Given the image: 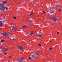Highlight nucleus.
Listing matches in <instances>:
<instances>
[{
    "mask_svg": "<svg viewBox=\"0 0 62 62\" xmlns=\"http://www.w3.org/2000/svg\"><path fill=\"white\" fill-rule=\"evenodd\" d=\"M5 9L4 5L2 4H0V10L1 11H4Z\"/></svg>",
    "mask_w": 62,
    "mask_h": 62,
    "instance_id": "nucleus-1",
    "label": "nucleus"
},
{
    "mask_svg": "<svg viewBox=\"0 0 62 62\" xmlns=\"http://www.w3.org/2000/svg\"><path fill=\"white\" fill-rule=\"evenodd\" d=\"M24 59L23 57H22L20 59H17L16 60L18 61V62H22V61H23L24 60Z\"/></svg>",
    "mask_w": 62,
    "mask_h": 62,
    "instance_id": "nucleus-2",
    "label": "nucleus"
},
{
    "mask_svg": "<svg viewBox=\"0 0 62 62\" xmlns=\"http://www.w3.org/2000/svg\"><path fill=\"white\" fill-rule=\"evenodd\" d=\"M1 35H2L3 36L6 37V36H8V33L3 32L1 33Z\"/></svg>",
    "mask_w": 62,
    "mask_h": 62,
    "instance_id": "nucleus-3",
    "label": "nucleus"
},
{
    "mask_svg": "<svg viewBox=\"0 0 62 62\" xmlns=\"http://www.w3.org/2000/svg\"><path fill=\"white\" fill-rule=\"evenodd\" d=\"M7 36L9 37H10V38H12L14 37V36H13V35L9 33H8Z\"/></svg>",
    "mask_w": 62,
    "mask_h": 62,
    "instance_id": "nucleus-4",
    "label": "nucleus"
},
{
    "mask_svg": "<svg viewBox=\"0 0 62 62\" xmlns=\"http://www.w3.org/2000/svg\"><path fill=\"white\" fill-rule=\"evenodd\" d=\"M17 48L18 50H22L23 48V47L20 46H17Z\"/></svg>",
    "mask_w": 62,
    "mask_h": 62,
    "instance_id": "nucleus-5",
    "label": "nucleus"
},
{
    "mask_svg": "<svg viewBox=\"0 0 62 62\" xmlns=\"http://www.w3.org/2000/svg\"><path fill=\"white\" fill-rule=\"evenodd\" d=\"M52 19L54 21H56L57 20V18L55 17H53L52 18Z\"/></svg>",
    "mask_w": 62,
    "mask_h": 62,
    "instance_id": "nucleus-6",
    "label": "nucleus"
},
{
    "mask_svg": "<svg viewBox=\"0 0 62 62\" xmlns=\"http://www.w3.org/2000/svg\"><path fill=\"white\" fill-rule=\"evenodd\" d=\"M13 30H17V27L16 26H15L12 29Z\"/></svg>",
    "mask_w": 62,
    "mask_h": 62,
    "instance_id": "nucleus-7",
    "label": "nucleus"
},
{
    "mask_svg": "<svg viewBox=\"0 0 62 62\" xmlns=\"http://www.w3.org/2000/svg\"><path fill=\"white\" fill-rule=\"evenodd\" d=\"M33 21L32 20H28V23H33Z\"/></svg>",
    "mask_w": 62,
    "mask_h": 62,
    "instance_id": "nucleus-8",
    "label": "nucleus"
},
{
    "mask_svg": "<svg viewBox=\"0 0 62 62\" xmlns=\"http://www.w3.org/2000/svg\"><path fill=\"white\" fill-rule=\"evenodd\" d=\"M3 23H2V22L0 21V26H2L3 25Z\"/></svg>",
    "mask_w": 62,
    "mask_h": 62,
    "instance_id": "nucleus-9",
    "label": "nucleus"
},
{
    "mask_svg": "<svg viewBox=\"0 0 62 62\" xmlns=\"http://www.w3.org/2000/svg\"><path fill=\"white\" fill-rule=\"evenodd\" d=\"M50 12L51 14H52L53 13H54V10H51L50 11Z\"/></svg>",
    "mask_w": 62,
    "mask_h": 62,
    "instance_id": "nucleus-10",
    "label": "nucleus"
},
{
    "mask_svg": "<svg viewBox=\"0 0 62 62\" xmlns=\"http://www.w3.org/2000/svg\"><path fill=\"white\" fill-rule=\"evenodd\" d=\"M38 37H39V38H41V35L40 34L38 33L37 34Z\"/></svg>",
    "mask_w": 62,
    "mask_h": 62,
    "instance_id": "nucleus-11",
    "label": "nucleus"
},
{
    "mask_svg": "<svg viewBox=\"0 0 62 62\" xmlns=\"http://www.w3.org/2000/svg\"><path fill=\"white\" fill-rule=\"evenodd\" d=\"M22 27L24 29H25V28H26L27 27V26H25V25H23L22 26Z\"/></svg>",
    "mask_w": 62,
    "mask_h": 62,
    "instance_id": "nucleus-12",
    "label": "nucleus"
},
{
    "mask_svg": "<svg viewBox=\"0 0 62 62\" xmlns=\"http://www.w3.org/2000/svg\"><path fill=\"white\" fill-rule=\"evenodd\" d=\"M34 54H35L36 55H38V54H39V53L38 52H35L34 53Z\"/></svg>",
    "mask_w": 62,
    "mask_h": 62,
    "instance_id": "nucleus-13",
    "label": "nucleus"
},
{
    "mask_svg": "<svg viewBox=\"0 0 62 62\" xmlns=\"http://www.w3.org/2000/svg\"><path fill=\"white\" fill-rule=\"evenodd\" d=\"M34 33V31H31L29 33L30 35H32V34H33Z\"/></svg>",
    "mask_w": 62,
    "mask_h": 62,
    "instance_id": "nucleus-14",
    "label": "nucleus"
},
{
    "mask_svg": "<svg viewBox=\"0 0 62 62\" xmlns=\"http://www.w3.org/2000/svg\"><path fill=\"white\" fill-rule=\"evenodd\" d=\"M0 49H1V50L2 52H3L4 51V49H3V47H1L0 48Z\"/></svg>",
    "mask_w": 62,
    "mask_h": 62,
    "instance_id": "nucleus-15",
    "label": "nucleus"
},
{
    "mask_svg": "<svg viewBox=\"0 0 62 62\" xmlns=\"http://www.w3.org/2000/svg\"><path fill=\"white\" fill-rule=\"evenodd\" d=\"M31 56L32 58H35V55L34 54L31 55Z\"/></svg>",
    "mask_w": 62,
    "mask_h": 62,
    "instance_id": "nucleus-16",
    "label": "nucleus"
},
{
    "mask_svg": "<svg viewBox=\"0 0 62 62\" xmlns=\"http://www.w3.org/2000/svg\"><path fill=\"white\" fill-rule=\"evenodd\" d=\"M4 50L5 51H8V49L7 48H4Z\"/></svg>",
    "mask_w": 62,
    "mask_h": 62,
    "instance_id": "nucleus-17",
    "label": "nucleus"
},
{
    "mask_svg": "<svg viewBox=\"0 0 62 62\" xmlns=\"http://www.w3.org/2000/svg\"><path fill=\"white\" fill-rule=\"evenodd\" d=\"M7 3V1H5L3 2V4H6Z\"/></svg>",
    "mask_w": 62,
    "mask_h": 62,
    "instance_id": "nucleus-18",
    "label": "nucleus"
},
{
    "mask_svg": "<svg viewBox=\"0 0 62 62\" xmlns=\"http://www.w3.org/2000/svg\"><path fill=\"white\" fill-rule=\"evenodd\" d=\"M42 12L43 13H46V12L44 11H42Z\"/></svg>",
    "mask_w": 62,
    "mask_h": 62,
    "instance_id": "nucleus-19",
    "label": "nucleus"
},
{
    "mask_svg": "<svg viewBox=\"0 0 62 62\" xmlns=\"http://www.w3.org/2000/svg\"><path fill=\"white\" fill-rule=\"evenodd\" d=\"M61 10V9H59L58 10V11H60Z\"/></svg>",
    "mask_w": 62,
    "mask_h": 62,
    "instance_id": "nucleus-20",
    "label": "nucleus"
},
{
    "mask_svg": "<svg viewBox=\"0 0 62 62\" xmlns=\"http://www.w3.org/2000/svg\"><path fill=\"white\" fill-rule=\"evenodd\" d=\"M13 18L14 19H15V20H16V17L13 16Z\"/></svg>",
    "mask_w": 62,
    "mask_h": 62,
    "instance_id": "nucleus-21",
    "label": "nucleus"
},
{
    "mask_svg": "<svg viewBox=\"0 0 62 62\" xmlns=\"http://www.w3.org/2000/svg\"><path fill=\"white\" fill-rule=\"evenodd\" d=\"M1 41L2 42H4V40L2 39L1 40Z\"/></svg>",
    "mask_w": 62,
    "mask_h": 62,
    "instance_id": "nucleus-22",
    "label": "nucleus"
},
{
    "mask_svg": "<svg viewBox=\"0 0 62 62\" xmlns=\"http://www.w3.org/2000/svg\"><path fill=\"white\" fill-rule=\"evenodd\" d=\"M33 14V13H31V14H30L29 15V16H31Z\"/></svg>",
    "mask_w": 62,
    "mask_h": 62,
    "instance_id": "nucleus-23",
    "label": "nucleus"
},
{
    "mask_svg": "<svg viewBox=\"0 0 62 62\" xmlns=\"http://www.w3.org/2000/svg\"><path fill=\"white\" fill-rule=\"evenodd\" d=\"M41 46V44H39V46Z\"/></svg>",
    "mask_w": 62,
    "mask_h": 62,
    "instance_id": "nucleus-24",
    "label": "nucleus"
},
{
    "mask_svg": "<svg viewBox=\"0 0 62 62\" xmlns=\"http://www.w3.org/2000/svg\"><path fill=\"white\" fill-rule=\"evenodd\" d=\"M55 6V7H57L58 8V7H59V6H57V5H56Z\"/></svg>",
    "mask_w": 62,
    "mask_h": 62,
    "instance_id": "nucleus-25",
    "label": "nucleus"
},
{
    "mask_svg": "<svg viewBox=\"0 0 62 62\" xmlns=\"http://www.w3.org/2000/svg\"><path fill=\"white\" fill-rule=\"evenodd\" d=\"M11 25L12 26H13V25H14V24L13 23H12Z\"/></svg>",
    "mask_w": 62,
    "mask_h": 62,
    "instance_id": "nucleus-26",
    "label": "nucleus"
},
{
    "mask_svg": "<svg viewBox=\"0 0 62 62\" xmlns=\"http://www.w3.org/2000/svg\"><path fill=\"white\" fill-rule=\"evenodd\" d=\"M57 34H58V35H59V32H57Z\"/></svg>",
    "mask_w": 62,
    "mask_h": 62,
    "instance_id": "nucleus-27",
    "label": "nucleus"
},
{
    "mask_svg": "<svg viewBox=\"0 0 62 62\" xmlns=\"http://www.w3.org/2000/svg\"><path fill=\"white\" fill-rule=\"evenodd\" d=\"M9 58H11V57H11V56H9Z\"/></svg>",
    "mask_w": 62,
    "mask_h": 62,
    "instance_id": "nucleus-28",
    "label": "nucleus"
},
{
    "mask_svg": "<svg viewBox=\"0 0 62 62\" xmlns=\"http://www.w3.org/2000/svg\"><path fill=\"white\" fill-rule=\"evenodd\" d=\"M5 8H6V9L7 10V9H8V8H7V7H5Z\"/></svg>",
    "mask_w": 62,
    "mask_h": 62,
    "instance_id": "nucleus-29",
    "label": "nucleus"
},
{
    "mask_svg": "<svg viewBox=\"0 0 62 62\" xmlns=\"http://www.w3.org/2000/svg\"><path fill=\"white\" fill-rule=\"evenodd\" d=\"M4 54H5V55H7V53H5Z\"/></svg>",
    "mask_w": 62,
    "mask_h": 62,
    "instance_id": "nucleus-30",
    "label": "nucleus"
},
{
    "mask_svg": "<svg viewBox=\"0 0 62 62\" xmlns=\"http://www.w3.org/2000/svg\"><path fill=\"white\" fill-rule=\"evenodd\" d=\"M29 58L30 59H31V57H29Z\"/></svg>",
    "mask_w": 62,
    "mask_h": 62,
    "instance_id": "nucleus-31",
    "label": "nucleus"
},
{
    "mask_svg": "<svg viewBox=\"0 0 62 62\" xmlns=\"http://www.w3.org/2000/svg\"><path fill=\"white\" fill-rule=\"evenodd\" d=\"M49 50H51V49H52V48L50 47L49 48Z\"/></svg>",
    "mask_w": 62,
    "mask_h": 62,
    "instance_id": "nucleus-32",
    "label": "nucleus"
},
{
    "mask_svg": "<svg viewBox=\"0 0 62 62\" xmlns=\"http://www.w3.org/2000/svg\"><path fill=\"white\" fill-rule=\"evenodd\" d=\"M46 54H47V55H49V54L48 53H46Z\"/></svg>",
    "mask_w": 62,
    "mask_h": 62,
    "instance_id": "nucleus-33",
    "label": "nucleus"
},
{
    "mask_svg": "<svg viewBox=\"0 0 62 62\" xmlns=\"http://www.w3.org/2000/svg\"><path fill=\"white\" fill-rule=\"evenodd\" d=\"M33 13V14H34V12H33L32 13Z\"/></svg>",
    "mask_w": 62,
    "mask_h": 62,
    "instance_id": "nucleus-34",
    "label": "nucleus"
},
{
    "mask_svg": "<svg viewBox=\"0 0 62 62\" xmlns=\"http://www.w3.org/2000/svg\"><path fill=\"white\" fill-rule=\"evenodd\" d=\"M3 19H5V17H4L3 18Z\"/></svg>",
    "mask_w": 62,
    "mask_h": 62,
    "instance_id": "nucleus-35",
    "label": "nucleus"
},
{
    "mask_svg": "<svg viewBox=\"0 0 62 62\" xmlns=\"http://www.w3.org/2000/svg\"><path fill=\"white\" fill-rule=\"evenodd\" d=\"M53 26V27H54V25H53V26Z\"/></svg>",
    "mask_w": 62,
    "mask_h": 62,
    "instance_id": "nucleus-36",
    "label": "nucleus"
},
{
    "mask_svg": "<svg viewBox=\"0 0 62 62\" xmlns=\"http://www.w3.org/2000/svg\"><path fill=\"white\" fill-rule=\"evenodd\" d=\"M5 22V21H4V22Z\"/></svg>",
    "mask_w": 62,
    "mask_h": 62,
    "instance_id": "nucleus-37",
    "label": "nucleus"
},
{
    "mask_svg": "<svg viewBox=\"0 0 62 62\" xmlns=\"http://www.w3.org/2000/svg\"><path fill=\"white\" fill-rule=\"evenodd\" d=\"M50 20L49 19H48V20Z\"/></svg>",
    "mask_w": 62,
    "mask_h": 62,
    "instance_id": "nucleus-38",
    "label": "nucleus"
},
{
    "mask_svg": "<svg viewBox=\"0 0 62 62\" xmlns=\"http://www.w3.org/2000/svg\"><path fill=\"white\" fill-rule=\"evenodd\" d=\"M52 53V52H51V54Z\"/></svg>",
    "mask_w": 62,
    "mask_h": 62,
    "instance_id": "nucleus-39",
    "label": "nucleus"
},
{
    "mask_svg": "<svg viewBox=\"0 0 62 62\" xmlns=\"http://www.w3.org/2000/svg\"><path fill=\"white\" fill-rule=\"evenodd\" d=\"M14 38H16V37H14Z\"/></svg>",
    "mask_w": 62,
    "mask_h": 62,
    "instance_id": "nucleus-40",
    "label": "nucleus"
},
{
    "mask_svg": "<svg viewBox=\"0 0 62 62\" xmlns=\"http://www.w3.org/2000/svg\"><path fill=\"white\" fill-rule=\"evenodd\" d=\"M9 43H10V42H9Z\"/></svg>",
    "mask_w": 62,
    "mask_h": 62,
    "instance_id": "nucleus-41",
    "label": "nucleus"
},
{
    "mask_svg": "<svg viewBox=\"0 0 62 62\" xmlns=\"http://www.w3.org/2000/svg\"><path fill=\"white\" fill-rule=\"evenodd\" d=\"M44 58H45L44 57Z\"/></svg>",
    "mask_w": 62,
    "mask_h": 62,
    "instance_id": "nucleus-42",
    "label": "nucleus"
}]
</instances>
